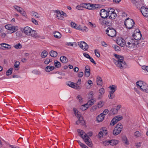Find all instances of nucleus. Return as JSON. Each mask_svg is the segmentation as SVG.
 Masks as SVG:
<instances>
[{
	"mask_svg": "<svg viewBox=\"0 0 148 148\" xmlns=\"http://www.w3.org/2000/svg\"><path fill=\"white\" fill-rule=\"evenodd\" d=\"M88 29L86 27H84L83 28H82L81 31L84 32V31L85 32H87L88 30Z\"/></svg>",
	"mask_w": 148,
	"mask_h": 148,
	"instance_id": "59",
	"label": "nucleus"
},
{
	"mask_svg": "<svg viewBox=\"0 0 148 148\" xmlns=\"http://www.w3.org/2000/svg\"><path fill=\"white\" fill-rule=\"evenodd\" d=\"M60 60L61 61L64 63H66L68 62L67 58L64 56H61L60 57Z\"/></svg>",
	"mask_w": 148,
	"mask_h": 148,
	"instance_id": "20",
	"label": "nucleus"
},
{
	"mask_svg": "<svg viewBox=\"0 0 148 148\" xmlns=\"http://www.w3.org/2000/svg\"><path fill=\"white\" fill-rule=\"evenodd\" d=\"M105 19L106 20V25L109 26H110L112 22V20L109 18H106Z\"/></svg>",
	"mask_w": 148,
	"mask_h": 148,
	"instance_id": "19",
	"label": "nucleus"
},
{
	"mask_svg": "<svg viewBox=\"0 0 148 148\" xmlns=\"http://www.w3.org/2000/svg\"><path fill=\"white\" fill-rule=\"evenodd\" d=\"M19 62L18 61H16L15 63L14 67V68H19Z\"/></svg>",
	"mask_w": 148,
	"mask_h": 148,
	"instance_id": "43",
	"label": "nucleus"
},
{
	"mask_svg": "<svg viewBox=\"0 0 148 148\" xmlns=\"http://www.w3.org/2000/svg\"><path fill=\"white\" fill-rule=\"evenodd\" d=\"M114 48L116 51H119L120 50V47L116 45H114Z\"/></svg>",
	"mask_w": 148,
	"mask_h": 148,
	"instance_id": "56",
	"label": "nucleus"
},
{
	"mask_svg": "<svg viewBox=\"0 0 148 148\" xmlns=\"http://www.w3.org/2000/svg\"><path fill=\"white\" fill-rule=\"evenodd\" d=\"M71 26L74 28H76V24H75L74 22H72L71 23Z\"/></svg>",
	"mask_w": 148,
	"mask_h": 148,
	"instance_id": "62",
	"label": "nucleus"
},
{
	"mask_svg": "<svg viewBox=\"0 0 148 148\" xmlns=\"http://www.w3.org/2000/svg\"><path fill=\"white\" fill-rule=\"evenodd\" d=\"M14 47L16 49H18L21 48L22 46L19 43L18 44H17L15 45Z\"/></svg>",
	"mask_w": 148,
	"mask_h": 148,
	"instance_id": "51",
	"label": "nucleus"
},
{
	"mask_svg": "<svg viewBox=\"0 0 148 148\" xmlns=\"http://www.w3.org/2000/svg\"><path fill=\"white\" fill-rule=\"evenodd\" d=\"M116 16L117 14L116 13L114 12L110 14H109V18H110L111 19L113 20L114 19Z\"/></svg>",
	"mask_w": 148,
	"mask_h": 148,
	"instance_id": "30",
	"label": "nucleus"
},
{
	"mask_svg": "<svg viewBox=\"0 0 148 148\" xmlns=\"http://www.w3.org/2000/svg\"><path fill=\"white\" fill-rule=\"evenodd\" d=\"M84 75L87 77L90 75V68L89 66H86L85 68Z\"/></svg>",
	"mask_w": 148,
	"mask_h": 148,
	"instance_id": "14",
	"label": "nucleus"
},
{
	"mask_svg": "<svg viewBox=\"0 0 148 148\" xmlns=\"http://www.w3.org/2000/svg\"><path fill=\"white\" fill-rule=\"evenodd\" d=\"M76 123L77 125H78L79 123H81L82 125H84L85 124V122L84 121L83 119V118H81V119H79L78 121L76 122Z\"/></svg>",
	"mask_w": 148,
	"mask_h": 148,
	"instance_id": "24",
	"label": "nucleus"
},
{
	"mask_svg": "<svg viewBox=\"0 0 148 148\" xmlns=\"http://www.w3.org/2000/svg\"><path fill=\"white\" fill-rule=\"evenodd\" d=\"M114 10L113 9L111 8L109 11H108L109 14L114 12Z\"/></svg>",
	"mask_w": 148,
	"mask_h": 148,
	"instance_id": "64",
	"label": "nucleus"
},
{
	"mask_svg": "<svg viewBox=\"0 0 148 148\" xmlns=\"http://www.w3.org/2000/svg\"><path fill=\"white\" fill-rule=\"evenodd\" d=\"M94 103V101H93V99H91L89 100L87 103L86 104V105H87V104H88L89 105V106H91Z\"/></svg>",
	"mask_w": 148,
	"mask_h": 148,
	"instance_id": "35",
	"label": "nucleus"
},
{
	"mask_svg": "<svg viewBox=\"0 0 148 148\" xmlns=\"http://www.w3.org/2000/svg\"><path fill=\"white\" fill-rule=\"evenodd\" d=\"M122 140L123 142L126 144L128 145L129 144V143L127 141V139L126 136H123V137Z\"/></svg>",
	"mask_w": 148,
	"mask_h": 148,
	"instance_id": "40",
	"label": "nucleus"
},
{
	"mask_svg": "<svg viewBox=\"0 0 148 148\" xmlns=\"http://www.w3.org/2000/svg\"><path fill=\"white\" fill-rule=\"evenodd\" d=\"M140 12L145 17H148V8L144 6L140 8Z\"/></svg>",
	"mask_w": 148,
	"mask_h": 148,
	"instance_id": "9",
	"label": "nucleus"
},
{
	"mask_svg": "<svg viewBox=\"0 0 148 148\" xmlns=\"http://www.w3.org/2000/svg\"><path fill=\"white\" fill-rule=\"evenodd\" d=\"M131 40L132 41V42L131 43V44L130 45H129V46L128 47V48L130 49H133L134 48L136 44L133 42L134 40L132 39Z\"/></svg>",
	"mask_w": 148,
	"mask_h": 148,
	"instance_id": "34",
	"label": "nucleus"
},
{
	"mask_svg": "<svg viewBox=\"0 0 148 148\" xmlns=\"http://www.w3.org/2000/svg\"><path fill=\"white\" fill-rule=\"evenodd\" d=\"M88 108V107L85 106L84 105L81 106L80 109L83 111L86 110Z\"/></svg>",
	"mask_w": 148,
	"mask_h": 148,
	"instance_id": "49",
	"label": "nucleus"
},
{
	"mask_svg": "<svg viewBox=\"0 0 148 148\" xmlns=\"http://www.w3.org/2000/svg\"><path fill=\"white\" fill-rule=\"evenodd\" d=\"M78 143L82 148H86L87 146L82 143L79 140L77 141Z\"/></svg>",
	"mask_w": 148,
	"mask_h": 148,
	"instance_id": "41",
	"label": "nucleus"
},
{
	"mask_svg": "<svg viewBox=\"0 0 148 148\" xmlns=\"http://www.w3.org/2000/svg\"><path fill=\"white\" fill-rule=\"evenodd\" d=\"M77 132L79 134V136L83 139L86 138L87 136V134L82 130L78 129Z\"/></svg>",
	"mask_w": 148,
	"mask_h": 148,
	"instance_id": "11",
	"label": "nucleus"
},
{
	"mask_svg": "<svg viewBox=\"0 0 148 148\" xmlns=\"http://www.w3.org/2000/svg\"><path fill=\"white\" fill-rule=\"evenodd\" d=\"M117 60H115L117 62L116 65L121 69L125 68L126 67V63L125 62L121 60H119V58H116Z\"/></svg>",
	"mask_w": 148,
	"mask_h": 148,
	"instance_id": "4",
	"label": "nucleus"
},
{
	"mask_svg": "<svg viewBox=\"0 0 148 148\" xmlns=\"http://www.w3.org/2000/svg\"><path fill=\"white\" fill-rule=\"evenodd\" d=\"M32 15L38 18L39 17L38 14L37 12H32Z\"/></svg>",
	"mask_w": 148,
	"mask_h": 148,
	"instance_id": "57",
	"label": "nucleus"
},
{
	"mask_svg": "<svg viewBox=\"0 0 148 148\" xmlns=\"http://www.w3.org/2000/svg\"><path fill=\"white\" fill-rule=\"evenodd\" d=\"M110 112L113 114H115L117 111L115 109L112 108L110 110Z\"/></svg>",
	"mask_w": 148,
	"mask_h": 148,
	"instance_id": "61",
	"label": "nucleus"
},
{
	"mask_svg": "<svg viewBox=\"0 0 148 148\" xmlns=\"http://www.w3.org/2000/svg\"><path fill=\"white\" fill-rule=\"evenodd\" d=\"M67 85L71 87L74 88V87L75 86V85L74 83L69 81L67 84Z\"/></svg>",
	"mask_w": 148,
	"mask_h": 148,
	"instance_id": "33",
	"label": "nucleus"
},
{
	"mask_svg": "<svg viewBox=\"0 0 148 148\" xmlns=\"http://www.w3.org/2000/svg\"><path fill=\"white\" fill-rule=\"evenodd\" d=\"M0 45L3 47L7 49H9L11 48V46L10 45L6 43H2Z\"/></svg>",
	"mask_w": 148,
	"mask_h": 148,
	"instance_id": "27",
	"label": "nucleus"
},
{
	"mask_svg": "<svg viewBox=\"0 0 148 148\" xmlns=\"http://www.w3.org/2000/svg\"><path fill=\"white\" fill-rule=\"evenodd\" d=\"M12 69L13 68H10L7 71L6 75L7 76H9L12 74Z\"/></svg>",
	"mask_w": 148,
	"mask_h": 148,
	"instance_id": "38",
	"label": "nucleus"
},
{
	"mask_svg": "<svg viewBox=\"0 0 148 148\" xmlns=\"http://www.w3.org/2000/svg\"><path fill=\"white\" fill-rule=\"evenodd\" d=\"M102 114H100L97 117V120L98 122H101L104 119L105 116Z\"/></svg>",
	"mask_w": 148,
	"mask_h": 148,
	"instance_id": "18",
	"label": "nucleus"
},
{
	"mask_svg": "<svg viewBox=\"0 0 148 148\" xmlns=\"http://www.w3.org/2000/svg\"><path fill=\"white\" fill-rule=\"evenodd\" d=\"M116 43L122 47H123L125 44V40L121 38H117Z\"/></svg>",
	"mask_w": 148,
	"mask_h": 148,
	"instance_id": "10",
	"label": "nucleus"
},
{
	"mask_svg": "<svg viewBox=\"0 0 148 148\" xmlns=\"http://www.w3.org/2000/svg\"><path fill=\"white\" fill-rule=\"evenodd\" d=\"M79 46L84 51H87L89 47L88 45L84 41H81L78 42Z\"/></svg>",
	"mask_w": 148,
	"mask_h": 148,
	"instance_id": "6",
	"label": "nucleus"
},
{
	"mask_svg": "<svg viewBox=\"0 0 148 148\" xmlns=\"http://www.w3.org/2000/svg\"><path fill=\"white\" fill-rule=\"evenodd\" d=\"M94 94L93 91H91L88 94V98L89 99H92L93 98V96Z\"/></svg>",
	"mask_w": 148,
	"mask_h": 148,
	"instance_id": "42",
	"label": "nucleus"
},
{
	"mask_svg": "<svg viewBox=\"0 0 148 148\" xmlns=\"http://www.w3.org/2000/svg\"><path fill=\"white\" fill-rule=\"evenodd\" d=\"M47 52L46 51L44 50L42 52L41 56L42 58H45L47 56Z\"/></svg>",
	"mask_w": 148,
	"mask_h": 148,
	"instance_id": "32",
	"label": "nucleus"
},
{
	"mask_svg": "<svg viewBox=\"0 0 148 148\" xmlns=\"http://www.w3.org/2000/svg\"><path fill=\"white\" fill-rule=\"evenodd\" d=\"M51 56L53 57H56L57 56L58 53L56 51H51L49 52Z\"/></svg>",
	"mask_w": 148,
	"mask_h": 148,
	"instance_id": "21",
	"label": "nucleus"
},
{
	"mask_svg": "<svg viewBox=\"0 0 148 148\" xmlns=\"http://www.w3.org/2000/svg\"><path fill=\"white\" fill-rule=\"evenodd\" d=\"M54 65L57 68H59L61 66L60 62L57 61H56V62H55Z\"/></svg>",
	"mask_w": 148,
	"mask_h": 148,
	"instance_id": "39",
	"label": "nucleus"
},
{
	"mask_svg": "<svg viewBox=\"0 0 148 148\" xmlns=\"http://www.w3.org/2000/svg\"><path fill=\"white\" fill-rule=\"evenodd\" d=\"M99 22L101 25H106V20L105 19L100 18L99 19Z\"/></svg>",
	"mask_w": 148,
	"mask_h": 148,
	"instance_id": "36",
	"label": "nucleus"
},
{
	"mask_svg": "<svg viewBox=\"0 0 148 148\" xmlns=\"http://www.w3.org/2000/svg\"><path fill=\"white\" fill-rule=\"evenodd\" d=\"M143 82L142 81H137L136 83V84L138 88H140L141 87V86L143 85Z\"/></svg>",
	"mask_w": 148,
	"mask_h": 148,
	"instance_id": "29",
	"label": "nucleus"
},
{
	"mask_svg": "<svg viewBox=\"0 0 148 148\" xmlns=\"http://www.w3.org/2000/svg\"><path fill=\"white\" fill-rule=\"evenodd\" d=\"M55 67L53 66H48L45 68V71L47 72H49L51 71L54 69Z\"/></svg>",
	"mask_w": 148,
	"mask_h": 148,
	"instance_id": "26",
	"label": "nucleus"
},
{
	"mask_svg": "<svg viewBox=\"0 0 148 148\" xmlns=\"http://www.w3.org/2000/svg\"><path fill=\"white\" fill-rule=\"evenodd\" d=\"M55 12L57 13V18L59 19L63 20V17L62 16V14L61 11L59 10H56L55 11Z\"/></svg>",
	"mask_w": 148,
	"mask_h": 148,
	"instance_id": "16",
	"label": "nucleus"
},
{
	"mask_svg": "<svg viewBox=\"0 0 148 148\" xmlns=\"http://www.w3.org/2000/svg\"><path fill=\"white\" fill-rule=\"evenodd\" d=\"M140 90L143 92L148 93V86L147 84L144 83L141 87L140 88Z\"/></svg>",
	"mask_w": 148,
	"mask_h": 148,
	"instance_id": "13",
	"label": "nucleus"
},
{
	"mask_svg": "<svg viewBox=\"0 0 148 148\" xmlns=\"http://www.w3.org/2000/svg\"><path fill=\"white\" fill-rule=\"evenodd\" d=\"M134 22L133 20L129 18H127L125 21L124 25L127 28L131 29L134 26Z\"/></svg>",
	"mask_w": 148,
	"mask_h": 148,
	"instance_id": "1",
	"label": "nucleus"
},
{
	"mask_svg": "<svg viewBox=\"0 0 148 148\" xmlns=\"http://www.w3.org/2000/svg\"><path fill=\"white\" fill-rule=\"evenodd\" d=\"M102 132L103 134H105V135H106L107 134V130L106 129L105 127H103L102 128Z\"/></svg>",
	"mask_w": 148,
	"mask_h": 148,
	"instance_id": "54",
	"label": "nucleus"
},
{
	"mask_svg": "<svg viewBox=\"0 0 148 148\" xmlns=\"http://www.w3.org/2000/svg\"><path fill=\"white\" fill-rule=\"evenodd\" d=\"M32 31V29L28 27H25L23 30L24 32L26 35H29L30 34L31 31Z\"/></svg>",
	"mask_w": 148,
	"mask_h": 148,
	"instance_id": "15",
	"label": "nucleus"
},
{
	"mask_svg": "<svg viewBox=\"0 0 148 148\" xmlns=\"http://www.w3.org/2000/svg\"><path fill=\"white\" fill-rule=\"evenodd\" d=\"M114 117L116 118V120H117L118 121L121 120L123 118L122 116L120 115Z\"/></svg>",
	"mask_w": 148,
	"mask_h": 148,
	"instance_id": "52",
	"label": "nucleus"
},
{
	"mask_svg": "<svg viewBox=\"0 0 148 148\" xmlns=\"http://www.w3.org/2000/svg\"><path fill=\"white\" fill-rule=\"evenodd\" d=\"M100 15L103 18H108L109 15L108 14V11L106 10L105 9H102L100 11Z\"/></svg>",
	"mask_w": 148,
	"mask_h": 148,
	"instance_id": "7",
	"label": "nucleus"
},
{
	"mask_svg": "<svg viewBox=\"0 0 148 148\" xmlns=\"http://www.w3.org/2000/svg\"><path fill=\"white\" fill-rule=\"evenodd\" d=\"M115 95L113 93H111V92H110L109 94L108 95V97L110 99H113Z\"/></svg>",
	"mask_w": 148,
	"mask_h": 148,
	"instance_id": "45",
	"label": "nucleus"
},
{
	"mask_svg": "<svg viewBox=\"0 0 148 148\" xmlns=\"http://www.w3.org/2000/svg\"><path fill=\"white\" fill-rule=\"evenodd\" d=\"M134 136L136 137H138L140 136V133L138 131H137L134 133Z\"/></svg>",
	"mask_w": 148,
	"mask_h": 148,
	"instance_id": "53",
	"label": "nucleus"
},
{
	"mask_svg": "<svg viewBox=\"0 0 148 148\" xmlns=\"http://www.w3.org/2000/svg\"><path fill=\"white\" fill-rule=\"evenodd\" d=\"M13 7L18 12H19L21 13V12H22V10H23V9L22 8H21L17 5H14Z\"/></svg>",
	"mask_w": 148,
	"mask_h": 148,
	"instance_id": "23",
	"label": "nucleus"
},
{
	"mask_svg": "<svg viewBox=\"0 0 148 148\" xmlns=\"http://www.w3.org/2000/svg\"><path fill=\"white\" fill-rule=\"evenodd\" d=\"M105 90L104 88H102L100 89L99 90V93L101 95H103L105 93Z\"/></svg>",
	"mask_w": 148,
	"mask_h": 148,
	"instance_id": "47",
	"label": "nucleus"
},
{
	"mask_svg": "<svg viewBox=\"0 0 148 148\" xmlns=\"http://www.w3.org/2000/svg\"><path fill=\"white\" fill-rule=\"evenodd\" d=\"M104 103L103 101H100L98 103V107L99 108H101L103 106Z\"/></svg>",
	"mask_w": 148,
	"mask_h": 148,
	"instance_id": "46",
	"label": "nucleus"
},
{
	"mask_svg": "<svg viewBox=\"0 0 148 148\" xmlns=\"http://www.w3.org/2000/svg\"><path fill=\"white\" fill-rule=\"evenodd\" d=\"M103 144L105 146L108 145L110 144V140H108V141L106 140V141H105L103 142Z\"/></svg>",
	"mask_w": 148,
	"mask_h": 148,
	"instance_id": "60",
	"label": "nucleus"
},
{
	"mask_svg": "<svg viewBox=\"0 0 148 148\" xmlns=\"http://www.w3.org/2000/svg\"><path fill=\"white\" fill-rule=\"evenodd\" d=\"M119 143V141L117 140H110V144L112 145H114L117 144Z\"/></svg>",
	"mask_w": 148,
	"mask_h": 148,
	"instance_id": "28",
	"label": "nucleus"
},
{
	"mask_svg": "<svg viewBox=\"0 0 148 148\" xmlns=\"http://www.w3.org/2000/svg\"><path fill=\"white\" fill-rule=\"evenodd\" d=\"M108 112V110L107 109H106L103 111V113L101 114H102V115L105 116L106 114H107Z\"/></svg>",
	"mask_w": 148,
	"mask_h": 148,
	"instance_id": "55",
	"label": "nucleus"
},
{
	"mask_svg": "<svg viewBox=\"0 0 148 148\" xmlns=\"http://www.w3.org/2000/svg\"><path fill=\"white\" fill-rule=\"evenodd\" d=\"M109 88H110V92H111V93H114L116 91V86L115 85H112V86H110Z\"/></svg>",
	"mask_w": 148,
	"mask_h": 148,
	"instance_id": "25",
	"label": "nucleus"
},
{
	"mask_svg": "<svg viewBox=\"0 0 148 148\" xmlns=\"http://www.w3.org/2000/svg\"><path fill=\"white\" fill-rule=\"evenodd\" d=\"M82 6V4L80 5H78L76 7V8L78 10H82V9L84 8V7Z\"/></svg>",
	"mask_w": 148,
	"mask_h": 148,
	"instance_id": "50",
	"label": "nucleus"
},
{
	"mask_svg": "<svg viewBox=\"0 0 148 148\" xmlns=\"http://www.w3.org/2000/svg\"><path fill=\"white\" fill-rule=\"evenodd\" d=\"M131 2L134 5H140V4L137 2L135 0H132Z\"/></svg>",
	"mask_w": 148,
	"mask_h": 148,
	"instance_id": "58",
	"label": "nucleus"
},
{
	"mask_svg": "<svg viewBox=\"0 0 148 148\" xmlns=\"http://www.w3.org/2000/svg\"><path fill=\"white\" fill-rule=\"evenodd\" d=\"M106 34L109 36L114 37L116 35V32L114 29L112 27H108L106 30Z\"/></svg>",
	"mask_w": 148,
	"mask_h": 148,
	"instance_id": "3",
	"label": "nucleus"
},
{
	"mask_svg": "<svg viewBox=\"0 0 148 148\" xmlns=\"http://www.w3.org/2000/svg\"><path fill=\"white\" fill-rule=\"evenodd\" d=\"M123 126L120 123H119L114 128L113 134L114 135H117L119 134L122 130Z\"/></svg>",
	"mask_w": 148,
	"mask_h": 148,
	"instance_id": "2",
	"label": "nucleus"
},
{
	"mask_svg": "<svg viewBox=\"0 0 148 148\" xmlns=\"http://www.w3.org/2000/svg\"><path fill=\"white\" fill-rule=\"evenodd\" d=\"M75 115L78 119H80L81 118H81V114L78 111H77V112L75 114Z\"/></svg>",
	"mask_w": 148,
	"mask_h": 148,
	"instance_id": "48",
	"label": "nucleus"
},
{
	"mask_svg": "<svg viewBox=\"0 0 148 148\" xmlns=\"http://www.w3.org/2000/svg\"><path fill=\"white\" fill-rule=\"evenodd\" d=\"M84 141L86 144L89 147H92L93 146V144L91 142V141L90 140V138L89 137L87 136L86 138L84 139Z\"/></svg>",
	"mask_w": 148,
	"mask_h": 148,
	"instance_id": "12",
	"label": "nucleus"
},
{
	"mask_svg": "<svg viewBox=\"0 0 148 148\" xmlns=\"http://www.w3.org/2000/svg\"><path fill=\"white\" fill-rule=\"evenodd\" d=\"M54 36L57 38H59L61 37V34L58 32H56L54 33Z\"/></svg>",
	"mask_w": 148,
	"mask_h": 148,
	"instance_id": "31",
	"label": "nucleus"
},
{
	"mask_svg": "<svg viewBox=\"0 0 148 148\" xmlns=\"http://www.w3.org/2000/svg\"><path fill=\"white\" fill-rule=\"evenodd\" d=\"M97 85L102 86L103 84L102 80L101 77L97 76Z\"/></svg>",
	"mask_w": 148,
	"mask_h": 148,
	"instance_id": "17",
	"label": "nucleus"
},
{
	"mask_svg": "<svg viewBox=\"0 0 148 148\" xmlns=\"http://www.w3.org/2000/svg\"><path fill=\"white\" fill-rule=\"evenodd\" d=\"M30 33V34H29V36H31L34 37H36L38 36L35 30H32V31Z\"/></svg>",
	"mask_w": 148,
	"mask_h": 148,
	"instance_id": "22",
	"label": "nucleus"
},
{
	"mask_svg": "<svg viewBox=\"0 0 148 148\" xmlns=\"http://www.w3.org/2000/svg\"><path fill=\"white\" fill-rule=\"evenodd\" d=\"M95 53L96 56L98 58H99L100 56V53L98 52V50L97 49H95Z\"/></svg>",
	"mask_w": 148,
	"mask_h": 148,
	"instance_id": "44",
	"label": "nucleus"
},
{
	"mask_svg": "<svg viewBox=\"0 0 148 148\" xmlns=\"http://www.w3.org/2000/svg\"><path fill=\"white\" fill-rule=\"evenodd\" d=\"M5 27L6 29L10 30L11 33L14 32L17 30L16 27L13 26L11 24L6 25Z\"/></svg>",
	"mask_w": 148,
	"mask_h": 148,
	"instance_id": "8",
	"label": "nucleus"
},
{
	"mask_svg": "<svg viewBox=\"0 0 148 148\" xmlns=\"http://www.w3.org/2000/svg\"><path fill=\"white\" fill-rule=\"evenodd\" d=\"M114 56L116 58H119V60H123L124 58L123 56H119L117 54H115Z\"/></svg>",
	"mask_w": 148,
	"mask_h": 148,
	"instance_id": "37",
	"label": "nucleus"
},
{
	"mask_svg": "<svg viewBox=\"0 0 148 148\" xmlns=\"http://www.w3.org/2000/svg\"><path fill=\"white\" fill-rule=\"evenodd\" d=\"M32 22L36 25H38V24L37 21L34 18L32 19Z\"/></svg>",
	"mask_w": 148,
	"mask_h": 148,
	"instance_id": "63",
	"label": "nucleus"
},
{
	"mask_svg": "<svg viewBox=\"0 0 148 148\" xmlns=\"http://www.w3.org/2000/svg\"><path fill=\"white\" fill-rule=\"evenodd\" d=\"M82 5L84 8L90 10L95 9L96 8V6L97 5L89 3H82Z\"/></svg>",
	"mask_w": 148,
	"mask_h": 148,
	"instance_id": "5",
	"label": "nucleus"
}]
</instances>
